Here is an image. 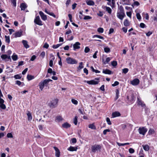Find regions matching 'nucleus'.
Here are the masks:
<instances>
[{"instance_id": "nucleus-27", "label": "nucleus", "mask_w": 157, "mask_h": 157, "mask_svg": "<svg viewBox=\"0 0 157 157\" xmlns=\"http://www.w3.org/2000/svg\"><path fill=\"white\" fill-rule=\"evenodd\" d=\"M124 24L125 26H128L130 25V23L127 19H125L124 21Z\"/></svg>"}, {"instance_id": "nucleus-58", "label": "nucleus", "mask_w": 157, "mask_h": 157, "mask_svg": "<svg viewBox=\"0 0 157 157\" xmlns=\"http://www.w3.org/2000/svg\"><path fill=\"white\" fill-rule=\"evenodd\" d=\"M84 72L87 75L88 73V71L87 70V69L85 68L83 70Z\"/></svg>"}, {"instance_id": "nucleus-1", "label": "nucleus", "mask_w": 157, "mask_h": 157, "mask_svg": "<svg viewBox=\"0 0 157 157\" xmlns=\"http://www.w3.org/2000/svg\"><path fill=\"white\" fill-rule=\"evenodd\" d=\"M125 16V15L123 8L120 9V12L117 13V17L121 20H122Z\"/></svg>"}, {"instance_id": "nucleus-63", "label": "nucleus", "mask_w": 157, "mask_h": 157, "mask_svg": "<svg viewBox=\"0 0 157 157\" xmlns=\"http://www.w3.org/2000/svg\"><path fill=\"white\" fill-rule=\"evenodd\" d=\"M98 52V51H96L95 52V53L93 55V57L94 58V59H95V58H97V53Z\"/></svg>"}, {"instance_id": "nucleus-16", "label": "nucleus", "mask_w": 157, "mask_h": 157, "mask_svg": "<svg viewBox=\"0 0 157 157\" xmlns=\"http://www.w3.org/2000/svg\"><path fill=\"white\" fill-rule=\"evenodd\" d=\"M52 80L50 79H46L42 81V82L44 83L45 86H47L49 82L50 81H52Z\"/></svg>"}, {"instance_id": "nucleus-53", "label": "nucleus", "mask_w": 157, "mask_h": 157, "mask_svg": "<svg viewBox=\"0 0 157 157\" xmlns=\"http://www.w3.org/2000/svg\"><path fill=\"white\" fill-rule=\"evenodd\" d=\"M91 17L89 16H85L84 17V19L85 20H88L91 19Z\"/></svg>"}, {"instance_id": "nucleus-50", "label": "nucleus", "mask_w": 157, "mask_h": 157, "mask_svg": "<svg viewBox=\"0 0 157 157\" xmlns=\"http://www.w3.org/2000/svg\"><path fill=\"white\" fill-rule=\"evenodd\" d=\"M7 136L8 138H13V136L11 133H9L7 135Z\"/></svg>"}, {"instance_id": "nucleus-26", "label": "nucleus", "mask_w": 157, "mask_h": 157, "mask_svg": "<svg viewBox=\"0 0 157 157\" xmlns=\"http://www.w3.org/2000/svg\"><path fill=\"white\" fill-rule=\"evenodd\" d=\"M89 128H90L92 129L95 130L96 129V127L95 126L94 124H90L88 126Z\"/></svg>"}, {"instance_id": "nucleus-9", "label": "nucleus", "mask_w": 157, "mask_h": 157, "mask_svg": "<svg viewBox=\"0 0 157 157\" xmlns=\"http://www.w3.org/2000/svg\"><path fill=\"white\" fill-rule=\"evenodd\" d=\"M139 82V80L138 78H135L131 82V83L134 86L138 85Z\"/></svg>"}, {"instance_id": "nucleus-61", "label": "nucleus", "mask_w": 157, "mask_h": 157, "mask_svg": "<svg viewBox=\"0 0 157 157\" xmlns=\"http://www.w3.org/2000/svg\"><path fill=\"white\" fill-rule=\"evenodd\" d=\"M71 141L72 143L75 144L77 140L75 138H72L71 139Z\"/></svg>"}, {"instance_id": "nucleus-31", "label": "nucleus", "mask_w": 157, "mask_h": 157, "mask_svg": "<svg viewBox=\"0 0 157 157\" xmlns=\"http://www.w3.org/2000/svg\"><path fill=\"white\" fill-rule=\"evenodd\" d=\"M93 37V38L97 37L98 38H99L101 39H102V40L104 39V38L103 37H102L101 36L98 35H94Z\"/></svg>"}, {"instance_id": "nucleus-10", "label": "nucleus", "mask_w": 157, "mask_h": 157, "mask_svg": "<svg viewBox=\"0 0 157 157\" xmlns=\"http://www.w3.org/2000/svg\"><path fill=\"white\" fill-rule=\"evenodd\" d=\"M80 44L79 42H76L73 45L74 50H75L76 49H78L80 48Z\"/></svg>"}, {"instance_id": "nucleus-6", "label": "nucleus", "mask_w": 157, "mask_h": 157, "mask_svg": "<svg viewBox=\"0 0 157 157\" xmlns=\"http://www.w3.org/2000/svg\"><path fill=\"white\" fill-rule=\"evenodd\" d=\"M138 130L140 134L144 135L147 131V129L145 127H142L139 128Z\"/></svg>"}, {"instance_id": "nucleus-49", "label": "nucleus", "mask_w": 157, "mask_h": 157, "mask_svg": "<svg viewBox=\"0 0 157 157\" xmlns=\"http://www.w3.org/2000/svg\"><path fill=\"white\" fill-rule=\"evenodd\" d=\"M90 48L87 47H86L85 49L84 52L85 53H87L90 51Z\"/></svg>"}, {"instance_id": "nucleus-43", "label": "nucleus", "mask_w": 157, "mask_h": 157, "mask_svg": "<svg viewBox=\"0 0 157 157\" xmlns=\"http://www.w3.org/2000/svg\"><path fill=\"white\" fill-rule=\"evenodd\" d=\"M128 70L127 68H125L122 69L123 72L124 74H126L128 71Z\"/></svg>"}, {"instance_id": "nucleus-12", "label": "nucleus", "mask_w": 157, "mask_h": 157, "mask_svg": "<svg viewBox=\"0 0 157 157\" xmlns=\"http://www.w3.org/2000/svg\"><path fill=\"white\" fill-rule=\"evenodd\" d=\"M53 148L55 150V155L57 157H59L60 156V152L59 149L56 147H54Z\"/></svg>"}, {"instance_id": "nucleus-44", "label": "nucleus", "mask_w": 157, "mask_h": 157, "mask_svg": "<svg viewBox=\"0 0 157 157\" xmlns=\"http://www.w3.org/2000/svg\"><path fill=\"white\" fill-rule=\"evenodd\" d=\"M106 121L109 125L111 124V123L110 120L109 118V117H107L106 119Z\"/></svg>"}, {"instance_id": "nucleus-59", "label": "nucleus", "mask_w": 157, "mask_h": 157, "mask_svg": "<svg viewBox=\"0 0 157 157\" xmlns=\"http://www.w3.org/2000/svg\"><path fill=\"white\" fill-rule=\"evenodd\" d=\"M97 15L100 17H102L103 15V13L101 11H99V13H97Z\"/></svg>"}, {"instance_id": "nucleus-47", "label": "nucleus", "mask_w": 157, "mask_h": 157, "mask_svg": "<svg viewBox=\"0 0 157 157\" xmlns=\"http://www.w3.org/2000/svg\"><path fill=\"white\" fill-rule=\"evenodd\" d=\"M119 84V82L118 81H116L115 82L114 84H112V86H117Z\"/></svg>"}, {"instance_id": "nucleus-56", "label": "nucleus", "mask_w": 157, "mask_h": 157, "mask_svg": "<svg viewBox=\"0 0 157 157\" xmlns=\"http://www.w3.org/2000/svg\"><path fill=\"white\" fill-rule=\"evenodd\" d=\"M126 14H127V15L128 17H130V18H131L132 13L131 12H126Z\"/></svg>"}, {"instance_id": "nucleus-64", "label": "nucleus", "mask_w": 157, "mask_h": 157, "mask_svg": "<svg viewBox=\"0 0 157 157\" xmlns=\"http://www.w3.org/2000/svg\"><path fill=\"white\" fill-rule=\"evenodd\" d=\"M48 47H49V45L47 43H45L43 46V47L44 48H48Z\"/></svg>"}, {"instance_id": "nucleus-20", "label": "nucleus", "mask_w": 157, "mask_h": 157, "mask_svg": "<svg viewBox=\"0 0 157 157\" xmlns=\"http://www.w3.org/2000/svg\"><path fill=\"white\" fill-rule=\"evenodd\" d=\"M27 7V6L25 4L22 3L21 4L20 8H21V10H24Z\"/></svg>"}, {"instance_id": "nucleus-37", "label": "nucleus", "mask_w": 157, "mask_h": 157, "mask_svg": "<svg viewBox=\"0 0 157 157\" xmlns=\"http://www.w3.org/2000/svg\"><path fill=\"white\" fill-rule=\"evenodd\" d=\"M72 102L75 105H76L78 103V101L75 99H72L71 100Z\"/></svg>"}, {"instance_id": "nucleus-3", "label": "nucleus", "mask_w": 157, "mask_h": 157, "mask_svg": "<svg viewBox=\"0 0 157 157\" xmlns=\"http://www.w3.org/2000/svg\"><path fill=\"white\" fill-rule=\"evenodd\" d=\"M58 102V100L57 99H55L50 102L49 105L50 107L55 108L57 105Z\"/></svg>"}, {"instance_id": "nucleus-38", "label": "nucleus", "mask_w": 157, "mask_h": 157, "mask_svg": "<svg viewBox=\"0 0 157 157\" xmlns=\"http://www.w3.org/2000/svg\"><path fill=\"white\" fill-rule=\"evenodd\" d=\"M83 63L82 62H81L79 63V66L78 67V69H81L82 68H83V66L82 65Z\"/></svg>"}, {"instance_id": "nucleus-34", "label": "nucleus", "mask_w": 157, "mask_h": 157, "mask_svg": "<svg viewBox=\"0 0 157 157\" xmlns=\"http://www.w3.org/2000/svg\"><path fill=\"white\" fill-rule=\"evenodd\" d=\"M62 45L61 44H58L56 45H53L52 46V48L54 49H56L61 46Z\"/></svg>"}, {"instance_id": "nucleus-33", "label": "nucleus", "mask_w": 157, "mask_h": 157, "mask_svg": "<svg viewBox=\"0 0 157 157\" xmlns=\"http://www.w3.org/2000/svg\"><path fill=\"white\" fill-rule=\"evenodd\" d=\"M149 135H151L155 133V131L153 129H150L148 132Z\"/></svg>"}, {"instance_id": "nucleus-17", "label": "nucleus", "mask_w": 157, "mask_h": 157, "mask_svg": "<svg viewBox=\"0 0 157 157\" xmlns=\"http://www.w3.org/2000/svg\"><path fill=\"white\" fill-rule=\"evenodd\" d=\"M22 43L23 44L24 46L26 48H29V46L28 44V42L27 41L23 40L22 41Z\"/></svg>"}, {"instance_id": "nucleus-57", "label": "nucleus", "mask_w": 157, "mask_h": 157, "mask_svg": "<svg viewBox=\"0 0 157 157\" xmlns=\"http://www.w3.org/2000/svg\"><path fill=\"white\" fill-rule=\"evenodd\" d=\"M133 5L134 6H138L140 5V3L138 1H134Z\"/></svg>"}, {"instance_id": "nucleus-52", "label": "nucleus", "mask_w": 157, "mask_h": 157, "mask_svg": "<svg viewBox=\"0 0 157 157\" xmlns=\"http://www.w3.org/2000/svg\"><path fill=\"white\" fill-rule=\"evenodd\" d=\"M129 151L130 153H133L134 152V150L132 148H130L129 149Z\"/></svg>"}, {"instance_id": "nucleus-54", "label": "nucleus", "mask_w": 157, "mask_h": 157, "mask_svg": "<svg viewBox=\"0 0 157 157\" xmlns=\"http://www.w3.org/2000/svg\"><path fill=\"white\" fill-rule=\"evenodd\" d=\"M110 60V59L108 57L106 58V60L104 62V63L106 64V63H108L109 61Z\"/></svg>"}, {"instance_id": "nucleus-30", "label": "nucleus", "mask_w": 157, "mask_h": 157, "mask_svg": "<svg viewBox=\"0 0 157 157\" xmlns=\"http://www.w3.org/2000/svg\"><path fill=\"white\" fill-rule=\"evenodd\" d=\"M27 78L29 81H30L34 79V77L33 76L28 75L27 76Z\"/></svg>"}, {"instance_id": "nucleus-39", "label": "nucleus", "mask_w": 157, "mask_h": 157, "mask_svg": "<svg viewBox=\"0 0 157 157\" xmlns=\"http://www.w3.org/2000/svg\"><path fill=\"white\" fill-rule=\"evenodd\" d=\"M104 51L106 53H108L110 52V49L109 48L105 47L104 48Z\"/></svg>"}, {"instance_id": "nucleus-28", "label": "nucleus", "mask_w": 157, "mask_h": 157, "mask_svg": "<svg viewBox=\"0 0 157 157\" xmlns=\"http://www.w3.org/2000/svg\"><path fill=\"white\" fill-rule=\"evenodd\" d=\"M12 58L13 61H16L18 59V56L17 55L15 54L14 53L12 56Z\"/></svg>"}, {"instance_id": "nucleus-35", "label": "nucleus", "mask_w": 157, "mask_h": 157, "mask_svg": "<svg viewBox=\"0 0 157 157\" xmlns=\"http://www.w3.org/2000/svg\"><path fill=\"white\" fill-rule=\"evenodd\" d=\"M5 38L6 42L9 43L10 42V36H5Z\"/></svg>"}, {"instance_id": "nucleus-55", "label": "nucleus", "mask_w": 157, "mask_h": 157, "mask_svg": "<svg viewBox=\"0 0 157 157\" xmlns=\"http://www.w3.org/2000/svg\"><path fill=\"white\" fill-rule=\"evenodd\" d=\"M11 2L12 3H13V5L14 6H16V0H11Z\"/></svg>"}, {"instance_id": "nucleus-41", "label": "nucleus", "mask_w": 157, "mask_h": 157, "mask_svg": "<svg viewBox=\"0 0 157 157\" xmlns=\"http://www.w3.org/2000/svg\"><path fill=\"white\" fill-rule=\"evenodd\" d=\"M119 90H117L116 91V96L115 98L116 99H117L119 97Z\"/></svg>"}, {"instance_id": "nucleus-24", "label": "nucleus", "mask_w": 157, "mask_h": 157, "mask_svg": "<svg viewBox=\"0 0 157 157\" xmlns=\"http://www.w3.org/2000/svg\"><path fill=\"white\" fill-rule=\"evenodd\" d=\"M102 72L105 74L110 75L112 74V71L108 70L106 69L105 70H103Z\"/></svg>"}, {"instance_id": "nucleus-21", "label": "nucleus", "mask_w": 157, "mask_h": 157, "mask_svg": "<svg viewBox=\"0 0 157 157\" xmlns=\"http://www.w3.org/2000/svg\"><path fill=\"white\" fill-rule=\"evenodd\" d=\"M138 104L141 105L142 107H144L145 106V105L139 98H138Z\"/></svg>"}, {"instance_id": "nucleus-45", "label": "nucleus", "mask_w": 157, "mask_h": 157, "mask_svg": "<svg viewBox=\"0 0 157 157\" xmlns=\"http://www.w3.org/2000/svg\"><path fill=\"white\" fill-rule=\"evenodd\" d=\"M14 78L16 79H20L21 78V77L19 75H14Z\"/></svg>"}, {"instance_id": "nucleus-7", "label": "nucleus", "mask_w": 157, "mask_h": 157, "mask_svg": "<svg viewBox=\"0 0 157 157\" xmlns=\"http://www.w3.org/2000/svg\"><path fill=\"white\" fill-rule=\"evenodd\" d=\"M34 22L39 25H42V22L40 19L39 16H36L34 20Z\"/></svg>"}, {"instance_id": "nucleus-36", "label": "nucleus", "mask_w": 157, "mask_h": 157, "mask_svg": "<svg viewBox=\"0 0 157 157\" xmlns=\"http://www.w3.org/2000/svg\"><path fill=\"white\" fill-rule=\"evenodd\" d=\"M78 122V117L77 116H75V117L74 119V123L75 125H76L77 124V123Z\"/></svg>"}, {"instance_id": "nucleus-25", "label": "nucleus", "mask_w": 157, "mask_h": 157, "mask_svg": "<svg viewBox=\"0 0 157 157\" xmlns=\"http://www.w3.org/2000/svg\"><path fill=\"white\" fill-rule=\"evenodd\" d=\"M39 86L41 90H42L44 88V86H45L44 84V83H43L42 82V81H41L39 83Z\"/></svg>"}, {"instance_id": "nucleus-48", "label": "nucleus", "mask_w": 157, "mask_h": 157, "mask_svg": "<svg viewBox=\"0 0 157 157\" xmlns=\"http://www.w3.org/2000/svg\"><path fill=\"white\" fill-rule=\"evenodd\" d=\"M1 57L3 59H5L7 58V56L6 55H2Z\"/></svg>"}, {"instance_id": "nucleus-8", "label": "nucleus", "mask_w": 157, "mask_h": 157, "mask_svg": "<svg viewBox=\"0 0 157 157\" xmlns=\"http://www.w3.org/2000/svg\"><path fill=\"white\" fill-rule=\"evenodd\" d=\"M4 101L2 99H0V108L2 109H6V105L4 104Z\"/></svg>"}, {"instance_id": "nucleus-13", "label": "nucleus", "mask_w": 157, "mask_h": 157, "mask_svg": "<svg viewBox=\"0 0 157 157\" xmlns=\"http://www.w3.org/2000/svg\"><path fill=\"white\" fill-rule=\"evenodd\" d=\"M63 120V118L60 116H58L56 117L55 121L56 122H59Z\"/></svg>"}, {"instance_id": "nucleus-23", "label": "nucleus", "mask_w": 157, "mask_h": 157, "mask_svg": "<svg viewBox=\"0 0 157 157\" xmlns=\"http://www.w3.org/2000/svg\"><path fill=\"white\" fill-rule=\"evenodd\" d=\"M27 114L28 117V121H31L32 119V117L31 113L29 112L28 111Z\"/></svg>"}, {"instance_id": "nucleus-15", "label": "nucleus", "mask_w": 157, "mask_h": 157, "mask_svg": "<svg viewBox=\"0 0 157 157\" xmlns=\"http://www.w3.org/2000/svg\"><path fill=\"white\" fill-rule=\"evenodd\" d=\"M121 114L119 112H113L112 114V117L114 118L115 117H119L120 116Z\"/></svg>"}, {"instance_id": "nucleus-60", "label": "nucleus", "mask_w": 157, "mask_h": 157, "mask_svg": "<svg viewBox=\"0 0 157 157\" xmlns=\"http://www.w3.org/2000/svg\"><path fill=\"white\" fill-rule=\"evenodd\" d=\"M48 14H49L50 16H53L54 18H55L56 17V15L52 12H49Z\"/></svg>"}, {"instance_id": "nucleus-22", "label": "nucleus", "mask_w": 157, "mask_h": 157, "mask_svg": "<svg viewBox=\"0 0 157 157\" xmlns=\"http://www.w3.org/2000/svg\"><path fill=\"white\" fill-rule=\"evenodd\" d=\"M86 2L87 4L89 6H93L94 4V2L92 0H87Z\"/></svg>"}, {"instance_id": "nucleus-62", "label": "nucleus", "mask_w": 157, "mask_h": 157, "mask_svg": "<svg viewBox=\"0 0 157 157\" xmlns=\"http://www.w3.org/2000/svg\"><path fill=\"white\" fill-rule=\"evenodd\" d=\"M28 70V69L27 68H26L22 72V74L23 75H25L26 72H27V71Z\"/></svg>"}, {"instance_id": "nucleus-32", "label": "nucleus", "mask_w": 157, "mask_h": 157, "mask_svg": "<svg viewBox=\"0 0 157 157\" xmlns=\"http://www.w3.org/2000/svg\"><path fill=\"white\" fill-rule=\"evenodd\" d=\"M105 8L106 11H107L109 14L111 13L112 10L110 7L106 6Z\"/></svg>"}, {"instance_id": "nucleus-40", "label": "nucleus", "mask_w": 157, "mask_h": 157, "mask_svg": "<svg viewBox=\"0 0 157 157\" xmlns=\"http://www.w3.org/2000/svg\"><path fill=\"white\" fill-rule=\"evenodd\" d=\"M98 31L100 33H103L104 31V29L102 28H99L97 29Z\"/></svg>"}, {"instance_id": "nucleus-2", "label": "nucleus", "mask_w": 157, "mask_h": 157, "mask_svg": "<svg viewBox=\"0 0 157 157\" xmlns=\"http://www.w3.org/2000/svg\"><path fill=\"white\" fill-rule=\"evenodd\" d=\"M99 78H97L95 79L94 80H92L90 81H85V82L89 84L90 85H96L99 83Z\"/></svg>"}, {"instance_id": "nucleus-51", "label": "nucleus", "mask_w": 157, "mask_h": 157, "mask_svg": "<svg viewBox=\"0 0 157 157\" xmlns=\"http://www.w3.org/2000/svg\"><path fill=\"white\" fill-rule=\"evenodd\" d=\"M110 130L109 129H106L104 130L103 132V134L104 135H106L107 132H109Z\"/></svg>"}, {"instance_id": "nucleus-19", "label": "nucleus", "mask_w": 157, "mask_h": 157, "mask_svg": "<svg viewBox=\"0 0 157 157\" xmlns=\"http://www.w3.org/2000/svg\"><path fill=\"white\" fill-rule=\"evenodd\" d=\"M77 149V147H73L71 146L67 148V150L70 151H76Z\"/></svg>"}, {"instance_id": "nucleus-4", "label": "nucleus", "mask_w": 157, "mask_h": 157, "mask_svg": "<svg viewBox=\"0 0 157 157\" xmlns=\"http://www.w3.org/2000/svg\"><path fill=\"white\" fill-rule=\"evenodd\" d=\"M66 61L67 63L69 64H77L78 63L77 61L75 59L70 57L67 58L66 59Z\"/></svg>"}, {"instance_id": "nucleus-29", "label": "nucleus", "mask_w": 157, "mask_h": 157, "mask_svg": "<svg viewBox=\"0 0 157 157\" xmlns=\"http://www.w3.org/2000/svg\"><path fill=\"white\" fill-rule=\"evenodd\" d=\"M143 149L146 151H148L149 149V146L147 145H143Z\"/></svg>"}, {"instance_id": "nucleus-14", "label": "nucleus", "mask_w": 157, "mask_h": 157, "mask_svg": "<svg viewBox=\"0 0 157 157\" xmlns=\"http://www.w3.org/2000/svg\"><path fill=\"white\" fill-rule=\"evenodd\" d=\"M22 34V31L21 30L17 32L14 34V36L15 37H20Z\"/></svg>"}, {"instance_id": "nucleus-46", "label": "nucleus", "mask_w": 157, "mask_h": 157, "mask_svg": "<svg viewBox=\"0 0 157 157\" xmlns=\"http://www.w3.org/2000/svg\"><path fill=\"white\" fill-rule=\"evenodd\" d=\"M136 16L137 18L139 20H140L141 19V17L140 14L139 13H137L136 14Z\"/></svg>"}, {"instance_id": "nucleus-18", "label": "nucleus", "mask_w": 157, "mask_h": 157, "mask_svg": "<svg viewBox=\"0 0 157 157\" xmlns=\"http://www.w3.org/2000/svg\"><path fill=\"white\" fill-rule=\"evenodd\" d=\"M71 126V125L67 122H65L62 125V126L63 128H70Z\"/></svg>"}, {"instance_id": "nucleus-11", "label": "nucleus", "mask_w": 157, "mask_h": 157, "mask_svg": "<svg viewBox=\"0 0 157 157\" xmlns=\"http://www.w3.org/2000/svg\"><path fill=\"white\" fill-rule=\"evenodd\" d=\"M39 13L43 20L45 21L47 20V17L46 15H45L42 11H40Z\"/></svg>"}, {"instance_id": "nucleus-5", "label": "nucleus", "mask_w": 157, "mask_h": 157, "mask_svg": "<svg viewBox=\"0 0 157 157\" xmlns=\"http://www.w3.org/2000/svg\"><path fill=\"white\" fill-rule=\"evenodd\" d=\"M101 148V147L100 145L95 144L92 146V151L94 153L98 151H100Z\"/></svg>"}, {"instance_id": "nucleus-42", "label": "nucleus", "mask_w": 157, "mask_h": 157, "mask_svg": "<svg viewBox=\"0 0 157 157\" xmlns=\"http://www.w3.org/2000/svg\"><path fill=\"white\" fill-rule=\"evenodd\" d=\"M111 64L113 66L115 67L117 65V61H114L111 62Z\"/></svg>"}]
</instances>
